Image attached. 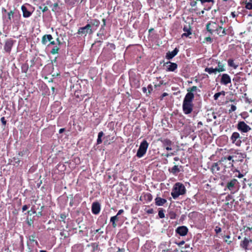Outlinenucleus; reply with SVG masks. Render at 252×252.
Segmentation results:
<instances>
[{"label": "nucleus", "mask_w": 252, "mask_h": 252, "mask_svg": "<svg viewBox=\"0 0 252 252\" xmlns=\"http://www.w3.org/2000/svg\"><path fill=\"white\" fill-rule=\"evenodd\" d=\"M59 8V4L58 2H56L55 3H54L53 4V7L52 8V11L54 12H57L58 11V8Z\"/></svg>", "instance_id": "obj_42"}, {"label": "nucleus", "mask_w": 252, "mask_h": 252, "mask_svg": "<svg viewBox=\"0 0 252 252\" xmlns=\"http://www.w3.org/2000/svg\"><path fill=\"white\" fill-rule=\"evenodd\" d=\"M14 165L16 166H18L20 164L21 160L18 158H14Z\"/></svg>", "instance_id": "obj_45"}, {"label": "nucleus", "mask_w": 252, "mask_h": 252, "mask_svg": "<svg viewBox=\"0 0 252 252\" xmlns=\"http://www.w3.org/2000/svg\"><path fill=\"white\" fill-rule=\"evenodd\" d=\"M125 249H124V248L121 249V248H119L117 252H125Z\"/></svg>", "instance_id": "obj_64"}, {"label": "nucleus", "mask_w": 252, "mask_h": 252, "mask_svg": "<svg viewBox=\"0 0 252 252\" xmlns=\"http://www.w3.org/2000/svg\"><path fill=\"white\" fill-rule=\"evenodd\" d=\"M186 193L185 186L181 183L177 182L174 185L171 194L174 199H176L180 195H184Z\"/></svg>", "instance_id": "obj_2"}, {"label": "nucleus", "mask_w": 252, "mask_h": 252, "mask_svg": "<svg viewBox=\"0 0 252 252\" xmlns=\"http://www.w3.org/2000/svg\"><path fill=\"white\" fill-rule=\"evenodd\" d=\"M197 91V87L193 86L187 89L188 93L186 94L182 105V109L184 113L186 115L190 114L193 109L194 104L193 101L194 98L193 92Z\"/></svg>", "instance_id": "obj_1"}, {"label": "nucleus", "mask_w": 252, "mask_h": 252, "mask_svg": "<svg viewBox=\"0 0 252 252\" xmlns=\"http://www.w3.org/2000/svg\"><path fill=\"white\" fill-rule=\"evenodd\" d=\"M169 218L171 220H174L176 219L177 215L174 211H170L169 213Z\"/></svg>", "instance_id": "obj_40"}, {"label": "nucleus", "mask_w": 252, "mask_h": 252, "mask_svg": "<svg viewBox=\"0 0 252 252\" xmlns=\"http://www.w3.org/2000/svg\"><path fill=\"white\" fill-rule=\"evenodd\" d=\"M215 231L217 234H218L221 231V228L219 226H216Z\"/></svg>", "instance_id": "obj_50"}, {"label": "nucleus", "mask_w": 252, "mask_h": 252, "mask_svg": "<svg viewBox=\"0 0 252 252\" xmlns=\"http://www.w3.org/2000/svg\"><path fill=\"white\" fill-rule=\"evenodd\" d=\"M222 94L223 95H225V92L224 91H221L220 92H219V93H216L214 95V98L215 100H217L218 98L219 97V96Z\"/></svg>", "instance_id": "obj_38"}, {"label": "nucleus", "mask_w": 252, "mask_h": 252, "mask_svg": "<svg viewBox=\"0 0 252 252\" xmlns=\"http://www.w3.org/2000/svg\"><path fill=\"white\" fill-rule=\"evenodd\" d=\"M216 25V23L209 22L206 25V30L211 34H213V32L215 31V29L217 27L215 26Z\"/></svg>", "instance_id": "obj_21"}, {"label": "nucleus", "mask_w": 252, "mask_h": 252, "mask_svg": "<svg viewBox=\"0 0 252 252\" xmlns=\"http://www.w3.org/2000/svg\"><path fill=\"white\" fill-rule=\"evenodd\" d=\"M146 212L147 214H153L154 212V209L151 208V209H148L146 211Z\"/></svg>", "instance_id": "obj_54"}, {"label": "nucleus", "mask_w": 252, "mask_h": 252, "mask_svg": "<svg viewBox=\"0 0 252 252\" xmlns=\"http://www.w3.org/2000/svg\"><path fill=\"white\" fill-rule=\"evenodd\" d=\"M252 243V239L250 238L245 237L244 239L240 242V246L241 248L244 249L245 251L248 250L249 246L250 243Z\"/></svg>", "instance_id": "obj_11"}, {"label": "nucleus", "mask_w": 252, "mask_h": 252, "mask_svg": "<svg viewBox=\"0 0 252 252\" xmlns=\"http://www.w3.org/2000/svg\"><path fill=\"white\" fill-rule=\"evenodd\" d=\"M168 94L166 93H163L160 96V99L162 100L163 98L166 96H167Z\"/></svg>", "instance_id": "obj_55"}, {"label": "nucleus", "mask_w": 252, "mask_h": 252, "mask_svg": "<svg viewBox=\"0 0 252 252\" xmlns=\"http://www.w3.org/2000/svg\"><path fill=\"white\" fill-rule=\"evenodd\" d=\"M179 51V50L177 48H175L174 49V50L171 51V52L168 51L166 54V56H165L167 60H171V59H172L173 58H174L175 56L177 55V54H178Z\"/></svg>", "instance_id": "obj_18"}, {"label": "nucleus", "mask_w": 252, "mask_h": 252, "mask_svg": "<svg viewBox=\"0 0 252 252\" xmlns=\"http://www.w3.org/2000/svg\"><path fill=\"white\" fill-rule=\"evenodd\" d=\"M89 24L91 25V28H92V26H95L96 28H97L100 25V22L98 20L94 19L91 20Z\"/></svg>", "instance_id": "obj_31"}, {"label": "nucleus", "mask_w": 252, "mask_h": 252, "mask_svg": "<svg viewBox=\"0 0 252 252\" xmlns=\"http://www.w3.org/2000/svg\"><path fill=\"white\" fill-rule=\"evenodd\" d=\"M0 121H1L2 125H4V126H5V125L6 124V121L5 119V118L4 117H2L1 118Z\"/></svg>", "instance_id": "obj_52"}, {"label": "nucleus", "mask_w": 252, "mask_h": 252, "mask_svg": "<svg viewBox=\"0 0 252 252\" xmlns=\"http://www.w3.org/2000/svg\"><path fill=\"white\" fill-rule=\"evenodd\" d=\"M245 7L248 10H252V0H246L244 2Z\"/></svg>", "instance_id": "obj_30"}, {"label": "nucleus", "mask_w": 252, "mask_h": 252, "mask_svg": "<svg viewBox=\"0 0 252 252\" xmlns=\"http://www.w3.org/2000/svg\"><path fill=\"white\" fill-rule=\"evenodd\" d=\"M60 235L63 237V239H65L68 237V233L63 230L60 232Z\"/></svg>", "instance_id": "obj_41"}, {"label": "nucleus", "mask_w": 252, "mask_h": 252, "mask_svg": "<svg viewBox=\"0 0 252 252\" xmlns=\"http://www.w3.org/2000/svg\"><path fill=\"white\" fill-rule=\"evenodd\" d=\"M119 220V218L117 216H113L110 218V222L112 223V226L114 228L116 227L117 224L116 223Z\"/></svg>", "instance_id": "obj_32"}, {"label": "nucleus", "mask_w": 252, "mask_h": 252, "mask_svg": "<svg viewBox=\"0 0 252 252\" xmlns=\"http://www.w3.org/2000/svg\"><path fill=\"white\" fill-rule=\"evenodd\" d=\"M165 64H168L166 69L168 71H175L177 69L178 65L176 63L168 62Z\"/></svg>", "instance_id": "obj_19"}, {"label": "nucleus", "mask_w": 252, "mask_h": 252, "mask_svg": "<svg viewBox=\"0 0 252 252\" xmlns=\"http://www.w3.org/2000/svg\"><path fill=\"white\" fill-rule=\"evenodd\" d=\"M28 208V207L27 205H25L23 206L22 207V211L23 212H24L25 211H26Z\"/></svg>", "instance_id": "obj_62"}, {"label": "nucleus", "mask_w": 252, "mask_h": 252, "mask_svg": "<svg viewBox=\"0 0 252 252\" xmlns=\"http://www.w3.org/2000/svg\"><path fill=\"white\" fill-rule=\"evenodd\" d=\"M185 242L184 241H182L180 242L179 243H176L179 246H181L182 245H183L185 244Z\"/></svg>", "instance_id": "obj_63"}, {"label": "nucleus", "mask_w": 252, "mask_h": 252, "mask_svg": "<svg viewBox=\"0 0 252 252\" xmlns=\"http://www.w3.org/2000/svg\"><path fill=\"white\" fill-rule=\"evenodd\" d=\"M103 230H101L100 228L99 229H96L94 232V234H96V233H98L99 234H103Z\"/></svg>", "instance_id": "obj_53"}, {"label": "nucleus", "mask_w": 252, "mask_h": 252, "mask_svg": "<svg viewBox=\"0 0 252 252\" xmlns=\"http://www.w3.org/2000/svg\"><path fill=\"white\" fill-rule=\"evenodd\" d=\"M215 31L220 37H223L226 34L232 35L233 29L231 26L229 27L227 29L223 28L221 26H218L216 28Z\"/></svg>", "instance_id": "obj_6"}, {"label": "nucleus", "mask_w": 252, "mask_h": 252, "mask_svg": "<svg viewBox=\"0 0 252 252\" xmlns=\"http://www.w3.org/2000/svg\"><path fill=\"white\" fill-rule=\"evenodd\" d=\"M227 161H232L233 157L232 156H228V157H223Z\"/></svg>", "instance_id": "obj_49"}, {"label": "nucleus", "mask_w": 252, "mask_h": 252, "mask_svg": "<svg viewBox=\"0 0 252 252\" xmlns=\"http://www.w3.org/2000/svg\"><path fill=\"white\" fill-rule=\"evenodd\" d=\"M14 12L13 10H11L7 14L8 15V19L9 20H11V18L13 17Z\"/></svg>", "instance_id": "obj_44"}, {"label": "nucleus", "mask_w": 252, "mask_h": 252, "mask_svg": "<svg viewBox=\"0 0 252 252\" xmlns=\"http://www.w3.org/2000/svg\"><path fill=\"white\" fill-rule=\"evenodd\" d=\"M225 199L227 201L231 200V199H232V196L231 194H228L226 196Z\"/></svg>", "instance_id": "obj_57"}, {"label": "nucleus", "mask_w": 252, "mask_h": 252, "mask_svg": "<svg viewBox=\"0 0 252 252\" xmlns=\"http://www.w3.org/2000/svg\"><path fill=\"white\" fill-rule=\"evenodd\" d=\"M221 166V164L220 163V160L217 162L213 163L211 167V170L213 174H218L219 171L220 170Z\"/></svg>", "instance_id": "obj_14"}, {"label": "nucleus", "mask_w": 252, "mask_h": 252, "mask_svg": "<svg viewBox=\"0 0 252 252\" xmlns=\"http://www.w3.org/2000/svg\"><path fill=\"white\" fill-rule=\"evenodd\" d=\"M205 40L210 43H211L213 41L212 39L210 36L205 37Z\"/></svg>", "instance_id": "obj_56"}, {"label": "nucleus", "mask_w": 252, "mask_h": 252, "mask_svg": "<svg viewBox=\"0 0 252 252\" xmlns=\"http://www.w3.org/2000/svg\"><path fill=\"white\" fill-rule=\"evenodd\" d=\"M148 93L151 94V92L153 91V86L151 84H150L148 86Z\"/></svg>", "instance_id": "obj_51"}, {"label": "nucleus", "mask_w": 252, "mask_h": 252, "mask_svg": "<svg viewBox=\"0 0 252 252\" xmlns=\"http://www.w3.org/2000/svg\"><path fill=\"white\" fill-rule=\"evenodd\" d=\"M228 65L229 66L233 68L234 69H236L238 67V64H236L234 63V61L232 59H229L227 61Z\"/></svg>", "instance_id": "obj_26"}, {"label": "nucleus", "mask_w": 252, "mask_h": 252, "mask_svg": "<svg viewBox=\"0 0 252 252\" xmlns=\"http://www.w3.org/2000/svg\"><path fill=\"white\" fill-rule=\"evenodd\" d=\"M166 202L167 200L165 199L162 198L160 197H157L155 198V204L157 206H163Z\"/></svg>", "instance_id": "obj_23"}, {"label": "nucleus", "mask_w": 252, "mask_h": 252, "mask_svg": "<svg viewBox=\"0 0 252 252\" xmlns=\"http://www.w3.org/2000/svg\"><path fill=\"white\" fill-rule=\"evenodd\" d=\"M240 77H235L234 78H233V81L234 82H239L240 81Z\"/></svg>", "instance_id": "obj_59"}, {"label": "nucleus", "mask_w": 252, "mask_h": 252, "mask_svg": "<svg viewBox=\"0 0 252 252\" xmlns=\"http://www.w3.org/2000/svg\"><path fill=\"white\" fill-rule=\"evenodd\" d=\"M240 188L239 182L235 179L233 178L228 181L225 184L224 190H229L231 194H234L238 191Z\"/></svg>", "instance_id": "obj_3"}, {"label": "nucleus", "mask_w": 252, "mask_h": 252, "mask_svg": "<svg viewBox=\"0 0 252 252\" xmlns=\"http://www.w3.org/2000/svg\"><path fill=\"white\" fill-rule=\"evenodd\" d=\"M66 218V214L65 213H62L60 215V219H61L60 220L63 221V222H64V223H65V220Z\"/></svg>", "instance_id": "obj_43"}, {"label": "nucleus", "mask_w": 252, "mask_h": 252, "mask_svg": "<svg viewBox=\"0 0 252 252\" xmlns=\"http://www.w3.org/2000/svg\"><path fill=\"white\" fill-rule=\"evenodd\" d=\"M103 135H104V134L102 131H100L98 133V137L97 139V144H100L102 143V141L101 139V137L103 136Z\"/></svg>", "instance_id": "obj_34"}, {"label": "nucleus", "mask_w": 252, "mask_h": 252, "mask_svg": "<svg viewBox=\"0 0 252 252\" xmlns=\"http://www.w3.org/2000/svg\"><path fill=\"white\" fill-rule=\"evenodd\" d=\"M177 234H178L181 236H185L187 235L189 232V229L186 226L183 225L178 226L175 230Z\"/></svg>", "instance_id": "obj_13"}, {"label": "nucleus", "mask_w": 252, "mask_h": 252, "mask_svg": "<svg viewBox=\"0 0 252 252\" xmlns=\"http://www.w3.org/2000/svg\"><path fill=\"white\" fill-rule=\"evenodd\" d=\"M59 50L60 48L57 46H55L52 49L50 53L53 55H55L59 53Z\"/></svg>", "instance_id": "obj_35"}, {"label": "nucleus", "mask_w": 252, "mask_h": 252, "mask_svg": "<svg viewBox=\"0 0 252 252\" xmlns=\"http://www.w3.org/2000/svg\"><path fill=\"white\" fill-rule=\"evenodd\" d=\"M124 210L123 209H121L120 210H119L117 214L116 215V216H117V217H118V216L121 215L122 214H123L124 213Z\"/></svg>", "instance_id": "obj_61"}, {"label": "nucleus", "mask_w": 252, "mask_h": 252, "mask_svg": "<svg viewBox=\"0 0 252 252\" xmlns=\"http://www.w3.org/2000/svg\"><path fill=\"white\" fill-rule=\"evenodd\" d=\"M21 10L23 12V16L24 18L30 17L32 13V11L31 12L28 10L25 5H23L21 6Z\"/></svg>", "instance_id": "obj_20"}, {"label": "nucleus", "mask_w": 252, "mask_h": 252, "mask_svg": "<svg viewBox=\"0 0 252 252\" xmlns=\"http://www.w3.org/2000/svg\"><path fill=\"white\" fill-rule=\"evenodd\" d=\"M183 31L185 32V33L182 35V37H188L189 35L191 34L190 26H185L183 28Z\"/></svg>", "instance_id": "obj_24"}, {"label": "nucleus", "mask_w": 252, "mask_h": 252, "mask_svg": "<svg viewBox=\"0 0 252 252\" xmlns=\"http://www.w3.org/2000/svg\"><path fill=\"white\" fill-rule=\"evenodd\" d=\"M236 106L233 104L231 105V108L229 110V113H231V112L235 111L236 110Z\"/></svg>", "instance_id": "obj_46"}, {"label": "nucleus", "mask_w": 252, "mask_h": 252, "mask_svg": "<svg viewBox=\"0 0 252 252\" xmlns=\"http://www.w3.org/2000/svg\"><path fill=\"white\" fill-rule=\"evenodd\" d=\"M28 69V66H25L22 67V70L23 72L26 73L27 70Z\"/></svg>", "instance_id": "obj_60"}, {"label": "nucleus", "mask_w": 252, "mask_h": 252, "mask_svg": "<svg viewBox=\"0 0 252 252\" xmlns=\"http://www.w3.org/2000/svg\"><path fill=\"white\" fill-rule=\"evenodd\" d=\"M133 84L134 87L136 88H139L140 87V83L138 79H134L133 81Z\"/></svg>", "instance_id": "obj_39"}, {"label": "nucleus", "mask_w": 252, "mask_h": 252, "mask_svg": "<svg viewBox=\"0 0 252 252\" xmlns=\"http://www.w3.org/2000/svg\"><path fill=\"white\" fill-rule=\"evenodd\" d=\"M164 210L162 208H159L158 215L159 218L163 219L165 217Z\"/></svg>", "instance_id": "obj_36"}, {"label": "nucleus", "mask_w": 252, "mask_h": 252, "mask_svg": "<svg viewBox=\"0 0 252 252\" xmlns=\"http://www.w3.org/2000/svg\"><path fill=\"white\" fill-rule=\"evenodd\" d=\"M217 63L218 67H216L217 71L219 72L224 71L225 70L224 64L222 63L220 61H218Z\"/></svg>", "instance_id": "obj_28"}, {"label": "nucleus", "mask_w": 252, "mask_h": 252, "mask_svg": "<svg viewBox=\"0 0 252 252\" xmlns=\"http://www.w3.org/2000/svg\"><path fill=\"white\" fill-rule=\"evenodd\" d=\"M235 177L240 179L244 177V175L240 172L238 175H235Z\"/></svg>", "instance_id": "obj_58"}, {"label": "nucleus", "mask_w": 252, "mask_h": 252, "mask_svg": "<svg viewBox=\"0 0 252 252\" xmlns=\"http://www.w3.org/2000/svg\"><path fill=\"white\" fill-rule=\"evenodd\" d=\"M100 211V205L97 202L93 203L92 205V212L94 215L98 214Z\"/></svg>", "instance_id": "obj_17"}, {"label": "nucleus", "mask_w": 252, "mask_h": 252, "mask_svg": "<svg viewBox=\"0 0 252 252\" xmlns=\"http://www.w3.org/2000/svg\"><path fill=\"white\" fill-rule=\"evenodd\" d=\"M94 32L91 24H87L85 26L78 29L77 33L82 36H86L87 34H92Z\"/></svg>", "instance_id": "obj_5"}, {"label": "nucleus", "mask_w": 252, "mask_h": 252, "mask_svg": "<svg viewBox=\"0 0 252 252\" xmlns=\"http://www.w3.org/2000/svg\"><path fill=\"white\" fill-rule=\"evenodd\" d=\"M168 171L173 175H176L177 173L180 172V169L178 165H175L172 168H169Z\"/></svg>", "instance_id": "obj_25"}, {"label": "nucleus", "mask_w": 252, "mask_h": 252, "mask_svg": "<svg viewBox=\"0 0 252 252\" xmlns=\"http://www.w3.org/2000/svg\"><path fill=\"white\" fill-rule=\"evenodd\" d=\"M242 137L238 132H234L232 133L230 137V140L233 144L235 145L237 147H240L242 144Z\"/></svg>", "instance_id": "obj_7"}, {"label": "nucleus", "mask_w": 252, "mask_h": 252, "mask_svg": "<svg viewBox=\"0 0 252 252\" xmlns=\"http://www.w3.org/2000/svg\"><path fill=\"white\" fill-rule=\"evenodd\" d=\"M198 0H192L190 2V5L192 7H195L197 4V1Z\"/></svg>", "instance_id": "obj_48"}, {"label": "nucleus", "mask_w": 252, "mask_h": 252, "mask_svg": "<svg viewBox=\"0 0 252 252\" xmlns=\"http://www.w3.org/2000/svg\"><path fill=\"white\" fill-rule=\"evenodd\" d=\"M43 208H44V206H41L40 211L37 213L36 215L38 217H41L43 216L42 210H43Z\"/></svg>", "instance_id": "obj_47"}, {"label": "nucleus", "mask_w": 252, "mask_h": 252, "mask_svg": "<svg viewBox=\"0 0 252 252\" xmlns=\"http://www.w3.org/2000/svg\"><path fill=\"white\" fill-rule=\"evenodd\" d=\"M224 241L226 242L228 245H230L232 243V240H228V239L230 238L229 235H224L223 237Z\"/></svg>", "instance_id": "obj_37"}, {"label": "nucleus", "mask_w": 252, "mask_h": 252, "mask_svg": "<svg viewBox=\"0 0 252 252\" xmlns=\"http://www.w3.org/2000/svg\"><path fill=\"white\" fill-rule=\"evenodd\" d=\"M148 146L149 143L146 140H143L137 150L136 156L139 158L143 157L146 153Z\"/></svg>", "instance_id": "obj_4"}, {"label": "nucleus", "mask_w": 252, "mask_h": 252, "mask_svg": "<svg viewBox=\"0 0 252 252\" xmlns=\"http://www.w3.org/2000/svg\"><path fill=\"white\" fill-rule=\"evenodd\" d=\"M92 250V252H99V248H98V244L97 243H92L90 244ZM88 247L90 246L89 245H88Z\"/></svg>", "instance_id": "obj_27"}, {"label": "nucleus", "mask_w": 252, "mask_h": 252, "mask_svg": "<svg viewBox=\"0 0 252 252\" xmlns=\"http://www.w3.org/2000/svg\"><path fill=\"white\" fill-rule=\"evenodd\" d=\"M234 160H232L231 161H227L224 158H221L220 160V163L221 164V166L224 168V169L233 167L234 166Z\"/></svg>", "instance_id": "obj_12"}, {"label": "nucleus", "mask_w": 252, "mask_h": 252, "mask_svg": "<svg viewBox=\"0 0 252 252\" xmlns=\"http://www.w3.org/2000/svg\"><path fill=\"white\" fill-rule=\"evenodd\" d=\"M53 39V37L51 34L44 35L41 39V43L43 45H46L48 42L51 41Z\"/></svg>", "instance_id": "obj_22"}, {"label": "nucleus", "mask_w": 252, "mask_h": 252, "mask_svg": "<svg viewBox=\"0 0 252 252\" xmlns=\"http://www.w3.org/2000/svg\"><path fill=\"white\" fill-rule=\"evenodd\" d=\"M143 197L144 200L147 202H150L153 200V196L150 193H144Z\"/></svg>", "instance_id": "obj_29"}, {"label": "nucleus", "mask_w": 252, "mask_h": 252, "mask_svg": "<svg viewBox=\"0 0 252 252\" xmlns=\"http://www.w3.org/2000/svg\"><path fill=\"white\" fill-rule=\"evenodd\" d=\"M163 145V147L166 149L167 151H170L172 150L171 147L172 145V142L169 139L165 138L161 139L160 140Z\"/></svg>", "instance_id": "obj_16"}, {"label": "nucleus", "mask_w": 252, "mask_h": 252, "mask_svg": "<svg viewBox=\"0 0 252 252\" xmlns=\"http://www.w3.org/2000/svg\"><path fill=\"white\" fill-rule=\"evenodd\" d=\"M237 129L242 133H247L249 131L251 128L244 121H240L237 125Z\"/></svg>", "instance_id": "obj_10"}, {"label": "nucleus", "mask_w": 252, "mask_h": 252, "mask_svg": "<svg viewBox=\"0 0 252 252\" xmlns=\"http://www.w3.org/2000/svg\"><path fill=\"white\" fill-rule=\"evenodd\" d=\"M16 40L12 38H8L5 40L3 46V50L9 55L10 54L12 48L15 43Z\"/></svg>", "instance_id": "obj_8"}, {"label": "nucleus", "mask_w": 252, "mask_h": 252, "mask_svg": "<svg viewBox=\"0 0 252 252\" xmlns=\"http://www.w3.org/2000/svg\"><path fill=\"white\" fill-rule=\"evenodd\" d=\"M35 237L36 235L35 233L29 236V240L27 243L29 249V252H32L33 251V249L34 247V245L33 244V243H34L35 245L37 246L39 245L37 241L35 239Z\"/></svg>", "instance_id": "obj_9"}, {"label": "nucleus", "mask_w": 252, "mask_h": 252, "mask_svg": "<svg viewBox=\"0 0 252 252\" xmlns=\"http://www.w3.org/2000/svg\"><path fill=\"white\" fill-rule=\"evenodd\" d=\"M205 71L208 72L209 74H211L213 73H216L217 71V68H213L212 67H206L205 68Z\"/></svg>", "instance_id": "obj_33"}, {"label": "nucleus", "mask_w": 252, "mask_h": 252, "mask_svg": "<svg viewBox=\"0 0 252 252\" xmlns=\"http://www.w3.org/2000/svg\"><path fill=\"white\" fill-rule=\"evenodd\" d=\"M220 83L222 85H227L231 83V78L230 76L226 73H223L221 76Z\"/></svg>", "instance_id": "obj_15"}]
</instances>
